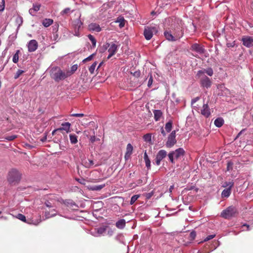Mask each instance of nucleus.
<instances>
[{"label": "nucleus", "instance_id": "nucleus-1", "mask_svg": "<svg viewBox=\"0 0 253 253\" xmlns=\"http://www.w3.org/2000/svg\"><path fill=\"white\" fill-rule=\"evenodd\" d=\"M183 22L181 19L175 18L171 24V27L175 31L173 35L171 32L165 31L164 36L167 40L169 41H175L180 39L183 36L182 32Z\"/></svg>", "mask_w": 253, "mask_h": 253}, {"label": "nucleus", "instance_id": "nucleus-2", "mask_svg": "<svg viewBox=\"0 0 253 253\" xmlns=\"http://www.w3.org/2000/svg\"><path fill=\"white\" fill-rule=\"evenodd\" d=\"M70 75L69 71L64 72L58 67H53L50 70V76L55 82H59Z\"/></svg>", "mask_w": 253, "mask_h": 253}, {"label": "nucleus", "instance_id": "nucleus-3", "mask_svg": "<svg viewBox=\"0 0 253 253\" xmlns=\"http://www.w3.org/2000/svg\"><path fill=\"white\" fill-rule=\"evenodd\" d=\"M22 173L16 169H10L7 176V180L9 184L16 185L20 181Z\"/></svg>", "mask_w": 253, "mask_h": 253}, {"label": "nucleus", "instance_id": "nucleus-4", "mask_svg": "<svg viewBox=\"0 0 253 253\" xmlns=\"http://www.w3.org/2000/svg\"><path fill=\"white\" fill-rule=\"evenodd\" d=\"M238 213L237 208L233 206H231L222 211L220 216L225 219H230L237 216Z\"/></svg>", "mask_w": 253, "mask_h": 253}, {"label": "nucleus", "instance_id": "nucleus-5", "mask_svg": "<svg viewBox=\"0 0 253 253\" xmlns=\"http://www.w3.org/2000/svg\"><path fill=\"white\" fill-rule=\"evenodd\" d=\"M185 151L183 150V148H179L175 150V151H173L170 152L168 154V157L169 158V160L170 162L173 164L174 163V159H178L181 157H183L184 155Z\"/></svg>", "mask_w": 253, "mask_h": 253}, {"label": "nucleus", "instance_id": "nucleus-6", "mask_svg": "<svg viewBox=\"0 0 253 253\" xmlns=\"http://www.w3.org/2000/svg\"><path fill=\"white\" fill-rule=\"evenodd\" d=\"M176 132L175 130L172 131L169 135L168 141L166 142V145L168 148H171L174 146L176 143Z\"/></svg>", "mask_w": 253, "mask_h": 253}, {"label": "nucleus", "instance_id": "nucleus-7", "mask_svg": "<svg viewBox=\"0 0 253 253\" xmlns=\"http://www.w3.org/2000/svg\"><path fill=\"white\" fill-rule=\"evenodd\" d=\"M167 155V152L165 150H160L157 154L156 157V164L159 166L161 161L164 159Z\"/></svg>", "mask_w": 253, "mask_h": 253}, {"label": "nucleus", "instance_id": "nucleus-8", "mask_svg": "<svg viewBox=\"0 0 253 253\" xmlns=\"http://www.w3.org/2000/svg\"><path fill=\"white\" fill-rule=\"evenodd\" d=\"M200 78H201L200 83L202 86L206 87L207 88H208L211 86V82L210 78L205 75L202 76Z\"/></svg>", "mask_w": 253, "mask_h": 253}, {"label": "nucleus", "instance_id": "nucleus-9", "mask_svg": "<svg viewBox=\"0 0 253 253\" xmlns=\"http://www.w3.org/2000/svg\"><path fill=\"white\" fill-rule=\"evenodd\" d=\"M109 47L108 51L109 52V54L107 57V59H110L113 55H114L117 52L118 49V45L114 43H107Z\"/></svg>", "mask_w": 253, "mask_h": 253}, {"label": "nucleus", "instance_id": "nucleus-10", "mask_svg": "<svg viewBox=\"0 0 253 253\" xmlns=\"http://www.w3.org/2000/svg\"><path fill=\"white\" fill-rule=\"evenodd\" d=\"M156 31L155 27H147L144 31V35L147 40H150L153 35V33Z\"/></svg>", "mask_w": 253, "mask_h": 253}, {"label": "nucleus", "instance_id": "nucleus-11", "mask_svg": "<svg viewBox=\"0 0 253 253\" xmlns=\"http://www.w3.org/2000/svg\"><path fill=\"white\" fill-rule=\"evenodd\" d=\"M191 50L196 51L200 54L204 53L206 51L204 46L197 43H194L191 45Z\"/></svg>", "mask_w": 253, "mask_h": 253}, {"label": "nucleus", "instance_id": "nucleus-12", "mask_svg": "<svg viewBox=\"0 0 253 253\" xmlns=\"http://www.w3.org/2000/svg\"><path fill=\"white\" fill-rule=\"evenodd\" d=\"M28 51L29 52H34L38 48V42L36 40H31L28 44Z\"/></svg>", "mask_w": 253, "mask_h": 253}, {"label": "nucleus", "instance_id": "nucleus-13", "mask_svg": "<svg viewBox=\"0 0 253 253\" xmlns=\"http://www.w3.org/2000/svg\"><path fill=\"white\" fill-rule=\"evenodd\" d=\"M205 73H206L210 76H212L213 74V72L211 68H209L202 70H199L197 73V76L200 77L204 76Z\"/></svg>", "mask_w": 253, "mask_h": 253}, {"label": "nucleus", "instance_id": "nucleus-14", "mask_svg": "<svg viewBox=\"0 0 253 253\" xmlns=\"http://www.w3.org/2000/svg\"><path fill=\"white\" fill-rule=\"evenodd\" d=\"M82 25V22L79 19H76L74 21V25L75 28L74 35L80 36L79 29Z\"/></svg>", "mask_w": 253, "mask_h": 253}, {"label": "nucleus", "instance_id": "nucleus-15", "mask_svg": "<svg viewBox=\"0 0 253 253\" xmlns=\"http://www.w3.org/2000/svg\"><path fill=\"white\" fill-rule=\"evenodd\" d=\"M201 113L205 117L208 118L211 115L210 110L208 104H204L202 108L201 109Z\"/></svg>", "mask_w": 253, "mask_h": 253}, {"label": "nucleus", "instance_id": "nucleus-16", "mask_svg": "<svg viewBox=\"0 0 253 253\" xmlns=\"http://www.w3.org/2000/svg\"><path fill=\"white\" fill-rule=\"evenodd\" d=\"M243 44L248 47H250L253 45V38L251 37H247L243 38Z\"/></svg>", "mask_w": 253, "mask_h": 253}, {"label": "nucleus", "instance_id": "nucleus-17", "mask_svg": "<svg viewBox=\"0 0 253 253\" xmlns=\"http://www.w3.org/2000/svg\"><path fill=\"white\" fill-rule=\"evenodd\" d=\"M71 124L69 122H66L61 124V126L57 128L59 131H65L66 133L70 131V129L71 127Z\"/></svg>", "mask_w": 253, "mask_h": 253}, {"label": "nucleus", "instance_id": "nucleus-18", "mask_svg": "<svg viewBox=\"0 0 253 253\" xmlns=\"http://www.w3.org/2000/svg\"><path fill=\"white\" fill-rule=\"evenodd\" d=\"M107 226H102L101 227L95 228L94 230V235L95 236H99L102 235L105 232Z\"/></svg>", "mask_w": 253, "mask_h": 253}, {"label": "nucleus", "instance_id": "nucleus-19", "mask_svg": "<svg viewBox=\"0 0 253 253\" xmlns=\"http://www.w3.org/2000/svg\"><path fill=\"white\" fill-rule=\"evenodd\" d=\"M133 151V146L130 143H128L127 145L126 149V152L125 155V159L126 160H128L129 159L131 155L132 154Z\"/></svg>", "mask_w": 253, "mask_h": 253}, {"label": "nucleus", "instance_id": "nucleus-20", "mask_svg": "<svg viewBox=\"0 0 253 253\" xmlns=\"http://www.w3.org/2000/svg\"><path fill=\"white\" fill-rule=\"evenodd\" d=\"M65 205L72 210H76L78 207L72 200H67L64 202Z\"/></svg>", "mask_w": 253, "mask_h": 253}, {"label": "nucleus", "instance_id": "nucleus-21", "mask_svg": "<svg viewBox=\"0 0 253 253\" xmlns=\"http://www.w3.org/2000/svg\"><path fill=\"white\" fill-rule=\"evenodd\" d=\"M55 198V196L54 195H50V197H49V199L51 200L52 202H50L49 200H46L44 203L45 205L48 208L53 207V205H54L53 201H56V199Z\"/></svg>", "mask_w": 253, "mask_h": 253}, {"label": "nucleus", "instance_id": "nucleus-22", "mask_svg": "<svg viewBox=\"0 0 253 253\" xmlns=\"http://www.w3.org/2000/svg\"><path fill=\"white\" fill-rule=\"evenodd\" d=\"M40 7L41 4H34L33 7L29 9V13L33 16L35 15L36 12L40 10Z\"/></svg>", "mask_w": 253, "mask_h": 253}, {"label": "nucleus", "instance_id": "nucleus-23", "mask_svg": "<svg viewBox=\"0 0 253 253\" xmlns=\"http://www.w3.org/2000/svg\"><path fill=\"white\" fill-rule=\"evenodd\" d=\"M153 113L155 120L156 121L160 120L163 115V112L160 110H155L153 111Z\"/></svg>", "mask_w": 253, "mask_h": 253}, {"label": "nucleus", "instance_id": "nucleus-24", "mask_svg": "<svg viewBox=\"0 0 253 253\" xmlns=\"http://www.w3.org/2000/svg\"><path fill=\"white\" fill-rule=\"evenodd\" d=\"M56 215V211L53 209L52 210L51 212L49 211H45L44 213V216L45 217V219H48L50 217H53Z\"/></svg>", "mask_w": 253, "mask_h": 253}, {"label": "nucleus", "instance_id": "nucleus-25", "mask_svg": "<svg viewBox=\"0 0 253 253\" xmlns=\"http://www.w3.org/2000/svg\"><path fill=\"white\" fill-rule=\"evenodd\" d=\"M126 225V221L124 219H121L116 223V226L118 228L123 229Z\"/></svg>", "mask_w": 253, "mask_h": 253}, {"label": "nucleus", "instance_id": "nucleus-26", "mask_svg": "<svg viewBox=\"0 0 253 253\" xmlns=\"http://www.w3.org/2000/svg\"><path fill=\"white\" fill-rule=\"evenodd\" d=\"M231 193V189L230 188H225L221 193V197L222 198H228Z\"/></svg>", "mask_w": 253, "mask_h": 253}, {"label": "nucleus", "instance_id": "nucleus-27", "mask_svg": "<svg viewBox=\"0 0 253 253\" xmlns=\"http://www.w3.org/2000/svg\"><path fill=\"white\" fill-rule=\"evenodd\" d=\"M214 125L218 127H221L224 123V120L221 118H218L214 121Z\"/></svg>", "mask_w": 253, "mask_h": 253}, {"label": "nucleus", "instance_id": "nucleus-28", "mask_svg": "<svg viewBox=\"0 0 253 253\" xmlns=\"http://www.w3.org/2000/svg\"><path fill=\"white\" fill-rule=\"evenodd\" d=\"M116 22L119 23L120 28H123L125 26L126 20L123 17L120 16L117 18Z\"/></svg>", "mask_w": 253, "mask_h": 253}, {"label": "nucleus", "instance_id": "nucleus-29", "mask_svg": "<svg viewBox=\"0 0 253 253\" xmlns=\"http://www.w3.org/2000/svg\"><path fill=\"white\" fill-rule=\"evenodd\" d=\"M89 28L90 30L95 31L96 32H100L101 31V28L99 25L96 24H91L89 25Z\"/></svg>", "mask_w": 253, "mask_h": 253}, {"label": "nucleus", "instance_id": "nucleus-30", "mask_svg": "<svg viewBox=\"0 0 253 253\" xmlns=\"http://www.w3.org/2000/svg\"><path fill=\"white\" fill-rule=\"evenodd\" d=\"M53 22L51 19L46 18L42 21V24L45 27H48L51 25Z\"/></svg>", "mask_w": 253, "mask_h": 253}, {"label": "nucleus", "instance_id": "nucleus-31", "mask_svg": "<svg viewBox=\"0 0 253 253\" xmlns=\"http://www.w3.org/2000/svg\"><path fill=\"white\" fill-rule=\"evenodd\" d=\"M233 186L234 182L233 180H231L230 181L224 182L223 184L222 187H225L226 188H230V189H231Z\"/></svg>", "mask_w": 253, "mask_h": 253}, {"label": "nucleus", "instance_id": "nucleus-32", "mask_svg": "<svg viewBox=\"0 0 253 253\" xmlns=\"http://www.w3.org/2000/svg\"><path fill=\"white\" fill-rule=\"evenodd\" d=\"M70 140L72 144H75L78 142L77 136L75 134L69 135Z\"/></svg>", "mask_w": 253, "mask_h": 253}, {"label": "nucleus", "instance_id": "nucleus-33", "mask_svg": "<svg viewBox=\"0 0 253 253\" xmlns=\"http://www.w3.org/2000/svg\"><path fill=\"white\" fill-rule=\"evenodd\" d=\"M105 184H102L99 185H94L90 187V189L92 191H99L105 187Z\"/></svg>", "mask_w": 253, "mask_h": 253}, {"label": "nucleus", "instance_id": "nucleus-34", "mask_svg": "<svg viewBox=\"0 0 253 253\" xmlns=\"http://www.w3.org/2000/svg\"><path fill=\"white\" fill-rule=\"evenodd\" d=\"M20 53V50H17L16 51V53L14 54L12 58V61L14 63H17L19 60V54Z\"/></svg>", "mask_w": 253, "mask_h": 253}, {"label": "nucleus", "instance_id": "nucleus-35", "mask_svg": "<svg viewBox=\"0 0 253 253\" xmlns=\"http://www.w3.org/2000/svg\"><path fill=\"white\" fill-rule=\"evenodd\" d=\"M15 22L18 24V28H19L23 24V18L20 16H17L16 18Z\"/></svg>", "mask_w": 253, "mask_h": 253}, {"label": "nucleus", "instance_id": "nucleus-36", "mask_svg": "<svg viewBox=\"0 0 253 253\" xmlns=\"http://www.w3.org/2000/svg\"><path fill=\"white\" fill-rule=\"evenodd\" d=\"M172 123L170 121L166 123L165 125V129L168 132H169L171 131L172 128Z\"/></svg>", "mask_w": 253, "mask_h": 253}, {"label": "nucleus", "instance_id": "nucleus-37", "mask_svg": "<svg viewBox=\"0 0 253 253\" xmlns=\"http://www.w3.org/2000/svg\"><path fill=\"white\" fill-rule=\"evenodd\" d=\"M88 38L92 43V46L94 47L96 46V41L95 38L91 35H88Z\"/></svg>", "mask_w": 253, "mask_h": 253}, {"label": "nucleus", "instance_id": "nucleus-38", "mask_svg": "<svg viewBox=\"0 0 253 253\" xmlns=\"http://www.w3.org/2000/svg\"><path fill=\"white\" fill-rule=\"evenodd\" d=\"M17 218L24 222L30 223V222L27 221L25 216L22 214H21V213L18 214L17 215Z\"/></svg>", "mask_w": 253, "mask_h": 253}, {"label": "nucleus", "instance_id": "nucleus-39", "mask_svg": "<svg viewBox=\"0 0 253 253\" xmlns=\"http://www.w3.org/2000/svg\"><path fill=\"white\" fill-rule=\"evenodd\" d=\"M97 65V62H94L89 68L88 70L91 74H93L95 67Z\"/></svg>", "mask_w": 253, "mask_h": 253}, {"label": "nucleus", "instance_id": "nucleus-40", "mask_svg": "<svg viewBox=\"0 0 253 253\" xmlns=\"http://www.w3.org/2000/svg\"><path fill=\"white\" fill-rule=\"evenodd\" d=\"M24 73V71L23 70H18L14 75V79H18Z\"/></svg>", "mask_w": 253, "mask_h": 253}, {"label": "nucleus", "instance_id": "nucleus-41", "mask_svg": "<svg viewBox=\"0 0 253 253\" xmlns=\"http://www.w3.org/2000/svg\"><path fill=\"white\" fill-rule=\"evenodd\" d=\"M139 197V195H133L131 198L130 200V203L131 205H132L134 203V202L138 199V198Z\"/></svg>", "mask_w": 253, "mask_h": 253}, {"label": "nucleus", "instance_id": "nucleus-42", "mask_svg": "<svg viewBox=\"0 0 253 253\" xmlns=\"http://www.w3.org/2000/svg\"><path fill=\"white\" fill-rule=\"evenodd\" d=\"M16 138H17V135H8L4 137V139L8 141H12L15 139Z\"/></svg>", "mask_w": 253, "mask_h": 253}, {"label": "nucleus", "instance_id": "nucleus-43", "mask_svg": "<svg viewBox=\"0 0 253 253\" xmlns=\"http://www.w3.org/2000/svg\"><path fill=\"white\" fill-rule=\"evenodd\" d=\"M95 54H96L95 53L92 54L91 55H90V56H89L87 58H86L84 59L83 62L84 63H85V62H86L87 61L91 60L93 59V57L95 55Z\"/></svg>", "mask_w": 253, "mask_h": 253}, {"label": "nucleus", "instance_id": "nucleus-44", "mask_svg": "<svg viewBox=\"0 0 253 253\" xmlns=\"http://www.w3.org/2000/svg\"><path fill=\"white\" fill-rule=\"evenodd\" d=\"M143 138L146 141H150L151 140V134L150 133L146 134L144 135Z\"/></svg>", "mask_w": 253, "mask_h": 253}, {"label": "nucleus", "instance_id": "nucleus-45", "mask_svg": "<svg viewBox=\"0 0 253 253\" xmlns=\"http://www.w3.org/2000/svg\"><path fill=\"white\" fill-rule=\"evenodd\" d=\"M88 162H86L85 163V166L86 168H90V167H91L93 165L94 162L92 160H88Z\"/></svg>", "mask_w": 253, "mask_h": 253}, {"label": "nucleus", "instance_id": "nucleus-46", "mask_svg": "<svg viewBox=\"0 0 253 253\" xmlns=\"http://www.w3.org/2000/svg\"><path fill=\"white\" fill-rule=\"evenodd\" d=\"M78 69V65L77 64L74 65L71 67V71L69 72L70 74H73Z\"/></svg>", "mask_w": 253, "mask_h": 253}, {"label": "nucleus", "instance_id": "nucleus-47", "mask_svg": "<svg viewBox=\"0 0 253 253\" xmlns=\"http://www.w3.org/2000/svg\"><path fill=\"white\" fill-rule=\"evenodd\" d=\"M233 163L232 162H231V161L228 162L227 164V170L229 171V170H232L233 169Z\"/></svg>", "mask_w": 253, "mask_h": 253}, {"label": "nucleus", "instance_id": "nucleus-48", "mask_svg": "<svg viewBox=\"0 0 253 253\" xmlns=\"http://www.w3.org/2000/svg\"><path fill=\"white\" fill-rule=\"evenodd\" d=\"M196 236V233L195 231H192L189 236V238L190 240H193L195 239V237Z\"/></svg>", "mask_w": 253, "mask_h": 253}, {"label": "nucleus", "instance_id": "nucleus-49", "mask_svg": "<svg viewBox=\"0 0 253 253\" xmlns=\"http://www.w3.org/2000/svg\"><path fill=\"white\" fill-rule=\"evenodd\" d=\"M149 76H150V78H149L148 83V87H150L153 83V78H152V76L151 74H149Z\"/></svg>", "mask_w": 253, "mask_h": 253}, {"label": "nucleus", "instance_id": "nucleus-50", "mask_svg": "<svg viewBox=\"0 0 253 253\" xmlns=\"http://www.w3.org/2000/svg\"><path fill=\"white\" fill-rule=\"evenodd\" d=\"M215 235H211L208 236L205 239L204 241L206 242L213 239L215 237Z\"/></svg>", "mask_w": 253, "mask_h": 253}, {"label": "nucleus", "instance_id": "nucleus-51", "mask_svg": "<svg viewBox=\"0 0 253 253\" xmlns=\"http://www.w3.org/2000/svg\"><path fill=\"white\" fill-rule=\"evenodd\" d=\"M71 116L76 117H83L84 116V114L83 113H76L72 114L71 115Z\"/></svg>", "mask_w": 253, "mask_h": 253}, {"label": "nucleus", "instance_id": "nucleus-52", "mask_svg": "<svg viewBox=\"0 0 253 253\" xmlns=\"http://www.w3.org/2000/svg\"><path fill=\"white\" fill-rule=\"evenodd\" d=\"M140 75L141 73L140 71H136L133 73V76L136 78H139L140 76Z\"/></svg>", "mask_w": 253, "mask_h": 253}, {"label": "nucleus", "instance_id": "nucleus-53", "mask_svg": "<svg viewBox=\"0 0 253 253\" xmlns=\"http://www.w3.org/2000/svg\"><path fill=\"white\" fill-rule=\"evenodd\" d=\"M145 162L146 166L147 167V168L148 169H149L151 166V162H150V159L145 160Z\"/></svg>", "mask_w": 253, "mask_h": 253}, {"label": "nucleus", "instance_id": "nucleus-54", "mask_svg": "<svg viewBox=\"0 0 253 253\" xmlns=\"http://www.w3.org/2000/svg\"><path fill=\"white\" fill-rule=\"evenodd\" d=\"M2 4H0V11H2L4 9V0H2Z\"/></svg>", "mask_w": 253, "mask_h": 253}, {"label": "nucleus", "instance_id": "nucleus-55", "mask_svg": "<svg viewBox=\"0 0 253 253\" xmlns=\"http://www.w3.org/2000/svg\"><path fill=\"white\" fill-rule=\"evenodd\" d=\"M70 11V8H66L64 9L62 12V14H67Z\"/></svg>", "mask_w": 253, "mask_h": 253}, {"label": "nucleus", "instance_id": "nucleus-56", "mask_svg": "<svg viewBox=\"0 0 253 253\" xmlns=\"http://www.w3.org/2000/svg\"><path fill=\"white\" fill-rule=\"evenodd\" d=\"M200 98L199 97H196L193 99L191 101V104L193 105L198 100H199Z\"/></svg>", "mask_w": 253, "mask_h": 253}, {"label": "nucleus", "instance_id": "nucleus-57", "mask_svg": "<svg viewBox=\"0 0 253 253\" xmlns=\"http://www.w3.org/2000/svg\"><path fill=\"white\" fill-rule=\"evenodd\" d=\"M95 140H96V137H95V135H93V136H90V141L92 143H93L94 142H95Z\"/></svg>", "mask_w": 253, "mask_h": 253}, {"label": "nucleus", "instance_id": "nucleus-58", "mask_svg": "<svg viewBox=\"0 0 253 253\" xmlns=\"http://www.w3.org/2000/svg\"><path fill=\"white\" fill-rule=\"evenodd\" d=\"M144 159L145 161L149 159V157H148V156L146 151H145V152L144 153Z\"/></svg>", "mask_w": 253, "mask_h": 253}, {"label": "nucleus", "instance_id": "nucleus-59", "mask_svg": "<svg viewBox=\"0 0 253 253\" xmlns=\"http://www.w3.org/2000/svg\"><path fill=\"white\" fill-rule=\"evenodd\" d=\"M143 183V180L141 179H139L137 180V185H141Z\"/></svg>", "mask_w": 253, "mask_h": 253}, {"label": "nucleus", "instance_id": "nucleus-60", "mask_svg": "<svg viewBox=\"0 0 253 253\" xmlns=\"http://www.w3.org/2000/svg\"><path fill=\"white\" fill-rule=\"evenodd\" d=\"M161 132L163 136H165L166 135V133L165 132V131L163 127H162L161 129Z\"/></svg>", "mask_w": 253, "mask_h": 253}, {"label": "nucleus", "instance_id": "nucleus-61", "mask_svg": "<svg viewBox=\"0 0 253 253\" xmlns=\"http://www.w3.org/2000/svg\"><path fill=\"white\" fill-rule=\"evenodd\" d=\"M235 44L234 43H227V46L228 47H233L234 46Z\"/></svg>", "mask_w": 253, "mask_h": 253}, {"label": "nucleus", "instance_id": "nucleus-62", "mask_svg": "<svg viewBox=\"0 0 253 253\" xmlns=\"http://www.w3.org/2000/svg\"><path fill=\"white\" fill-rule=\"evenodd\" d=\"M59 130H57V128L54 129L52 132V135H54L57 131H58Z\"/></svg>", "mask_w": 253, "mask_h": 253}, {"label": "nucleus", "instance_id": "nucleus-63", "mask_svg": "<svg viewBox=\"0 0 253 253\" xmlns=\"http://www.w3.org/2000/svg\"><path fill=\"white\" fill-rule=\"evenodd\" d=\"M243 226H246V227H247V230H250V226H249V225L247 224H244V225H243Z\"/></svg>", "mask_w": 253, "mask_h": 253}, {"label": "nucleus", "instance_id": "nucleus-64", "mask_svg": "<svg viewBox=\"0 0 253 253\" xmlns=\"http://www.w3.org/2000/svg\"><path fill=\"white\" fill-rule=\"evenodd\" d=\"M46 138H47L46 135H45L41 139V141L42 142H44V141H45L46 140Z\"/></svg>", "mask_w": 253, "mask_h": 253}]
</instances>
